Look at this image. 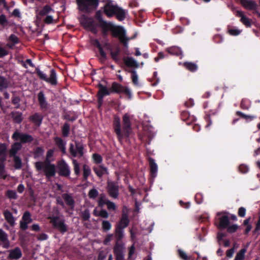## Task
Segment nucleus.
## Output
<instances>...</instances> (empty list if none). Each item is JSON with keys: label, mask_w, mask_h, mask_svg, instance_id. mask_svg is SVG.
<instances>
[{"label": "nucleus", "mask_w": 260, "mask_h": 260, "mask_svg": "<svg viewBox=\"0 0 260 260\" xmlns=\"http://www.w3.org/2000/svg\"><path fill=\"white\" fill-rule=\"evenodd\" d=\"M180 117L183 121H187L190 118V114L187 111H183L181 113Z\"/></svg>", "instance_id": "obj_55"}, {"label": "nucleus", "mask_w": 260, "mask_h": 260, "mask_svg": "<svg viewBox=\"0 0 260 260\" xmlns=\"http://www.w3.org/2000/svg\"><path fill=\"white\" fill-rule=\"evenodd\" d=\"M23 221L26 222L30 223L32 222V220L31 218V215L28 211H25L22 216Z\"/></svg>", "instance_id": "obj_51"}, {"label": "nucleus", "mask_w": 260, "mask_h": 260, "mask_svg": "<svg viewBox=\"0 0 260 260\" xmlns=\"http://www.w3.org/2000/svg\"><path fill=\"white\" fill-rule=\"evenodd\" d=\"M125 65L128 67L138 68L139 63L132 57H127L124 59Z\"/></svg>", "instance_id": "obj_32"}, {"label": "nucleus", "mask_w": 260, "mask_h": 260, "mask_svg": "<svg viewBox=\"0 0 260 260\" xmlns=\"http://www.w3.org/2000/svg\"><path fill=\"white\" fill-rule=\"evenodd\" d=\"M35 73L41 80L50 84L52 86H56L57 82V74L55 69H52L50 71L49 77H47L46 74L41 71L39 68H36Z\"/></svg>", "instance_id": "obj_4"}, {"label": "nucleus", "mask_w": 260, "mask_h": 260, "mask_svg": "<svg viewBox=\"0 0 260 260\" xmlns=\"http://www.w3.org/2000/svg\"><path fill=\"white\" fill-rule=\"evenodd\" d=\"M0 241L3 243V247L8 249L10 247V241L7 234L0 229Z\"/></svg>", "instance_id": "obj_25"}, {"label": "nucleus", "mask_w": 260, "mask_h": 260, "mask_svg": "<svg viewBox=\"0 0 260 260\" xmlns=\"http://www.w3.org/2000/svg\"><path fill=\"white\" fill-rule=\"evenodd\" d=\"M124 244H115L113 247V253L115 256V260H124Z\"/></svg>", "instance_id": "obj_13"}, {"label": "nucleus", "mask_w": 260, "mask_h": 260, "mask_svg": "<svg viewBox=\"0 0 260 260\" xmlns=\"http://www.w3.org/2000/svg\"><path fill=\"white\" fill-rule=\"evenodd\" d=\"M99 195L98 191L95 188H92L88 192V197L91 199H95Z\"/></svg>", "instance_id": "obj_49"}, {"label": "nucleus", "mask_w": 260, "mask_h": 260, "mask_svg": "<svg viewBox=\"0 0 260 260\" xmlns=\"http://www.w3.org/2000/svg\"><path fill=\"white\" fill-rule=\"evenodd\" d=\"M92 157L94 162L96 164H100L103 161V158L102 156L98 153H93L92 154Z\"/></svg>", "instance_id": "obj_50"}, {"label": "nucleus", "mask_w": 260, "mask_h": 260, "mask_svg": "<svg viewBox=\"0 0 260 260\" xmlns=\"http://www.w3.org/2000/svg\"><path fill=\"white\" fill-rule=\"evenodd\" d=\"M51 11H53V9L49 5H45L43 7L42 9L39 11L38 16H37L38 19L39 18V16L41 17L47 15Z\"/></svg>", "instance_id": "obj_38"}, {"label": "nucleus", "mask_w": 260, "mask_h": 260, "mask_svg": "<svg viewBox=\"0 0 260 260\" xmlns=\"http://www.w3.org/2000/svg\"><path fill=\"white\" fill-rule=\"evenodd\" d=\"M109 52L112 59L115 62H118L120 59L119 57V55L120 52V49L119 47H116L114 50H113V49H112L111 50H110Z\"/></svg>", "instance_id": "obj_34"}, {"label": "nucleus", "mask_w": 260, "mask_h": 260, "mask_svg": "<svg viewBox=\"0 0 260 260\" xmlns=\"http://www.w3.org/2000/svg\"><path fill=\"white\" fill-rule=\"evenodd\" d=\"M166 51L168 52V53L176 55L177 56H179L182 55V51L181 49L179 47L176 46H173L170 48H168L166 49Z\"/></svg>", "instance_id": "obj_35"}, {"label": "nucleus", "mask_w": 260, "mask_h": 260, "mask_svg": "<svg viewBox=\"0 0 260 260\" xmlns=\"http://www.w3.org/2000/svg\"><path fill=\"white\" fill-rule=\"evenodd\" d=\"M20 101V99L19 96H13L12 99V103L13 105H16V108L18 109L20 107L19 102Z\"/></svg>", "instance_id": "obj_59"}, {"label": "nucleus", "mask_w": 260, "mask_h": 260, "mask_svg": "<svg viewBox=\"0 0 260 260\" xmlns=\"http://www.w3.org/2000/svg\"><path fill=\"white\" fill-rule=\"evenodd\" d=\"M57 169L59 176L66 178L70 176L71 174L70 167L64 160L62 159L57 162Z\"/></svg>", "instance_id": "obj_11"}, {"label": "nucleus", "mask_w": 260, "mask_h": 260, "mask_svg": "<svg viewBox=\"0 0 260 260\" xmlns=\"http://www.w3.org/2000/svg\"><path fill=\"white\" fill-rule=\"evenodd\" d=\"M43 119V116L38 113H35L29 117V120L37 126H40L41 125Z\"/></svg>", "instance_id": "obj_23"}, {"label": "nucleus", "mask_w": 260, "mask_h": 260, "mask_svg": "<svg viewBox=\"0 0 260 260\" xmlns=\"http://www.w3.org/2000/svg\"><path fill=\"white\" fill-rule=\"evenodd\" d=\"M124 237V229L122 228H115V243L123 244L122 240Z\"/></svg>", "instance_id": "obj_26"}, {"label": "nucleus", "mask_w": 260, "mask_h": 260, "mask_svg": "<svg viewBox=\"0 0 260 260\" xmlns=\"http://www.w3.org/2000/svg\"><path fill=\"white\" fill-rule=\"evenodd\" d=\"M236 114L237 116H240L241 118L245 119H250V120H252V119H253L254 118V116L247 115L241 111H237L236 113Z\"/></svg>", "instance_id": "obj_58"}, {"label": "nucleus", "mask_w": 260, "mask_h": 260, "mask_svg": "<svg viewBox=\"0 0 260 260\" xmlns=\"http://www.w3.org/2000/svg\"><path fill=\"white\" fill-rule=\"evenodd\" d=\"M113 127L118 141L122 144L123 139H129L132 133V122L129 115L127 113L123 115L122 126L120 118L114 115Z\"/></svg>", "instance_id": "obj_1"}, {"label": "nucleus", "mask_w": 260, "mask_h": 260, "mask_svg": "<svg viewBox=\"0 0 260 260\" xmlns=\"http://www.w3.org/2000/svg\"><path fill=\"white\" fill-rule=\"evenodd\" d=\"M54 141L58 148L60 150L62 154H66V142L64 141L61 138L56 137L54 138Z\"/></svg>", "instance_id": "obj_22"}, {"label": "nucleus", "mask_w": 260, "mask_h": 260, "mask_svg": "<svg viewBox=\"0 0 260 260\" xmlns=\"http://www.w3.org/2000/svg\"><path fill=\"white\" fill-rule=\"evenodd\" d=\"M83 170V179L84 181H86L87 180L88 177L91 174V170L89 167L86 165H84Z\"/></svg>", "instance_id": "obj_42"}, {"label": "nucleus", "mask_w": 260, "mask_h": 260, "mask_svg": "<svg viewBox=\"0 0 260 260\" xmlns=\"http://www.w3.org/2000/svg\"><path fill=\"white\" fill-rule=\"evenodd\" d=\"M9 254L8 256V258L10 259L17 260L21 257L22 252L19 247H15L13 249H11L8 251Z\"/></svg>", "instance_id": "obj_17"}, {"label": "nucleus", "mask_w": 260, "mask_h": 260, "mask_svg": "<svg viewBox=\"0 0 260 260\" xmlns=\"http://www.w3.org/2000/svg\"><path fill=\"white\" fill-rule=\"evenodd\" d=\"M129 72L131 73V78L133 83L135 85H138L139 84L138 76L136 71L135 70H132L130 71Z\"/></svg>", "instance_id": "obj_47"}, {"label": "nucleus", "mask_w": 260, "mask_h": 260, "mask_svg": "<svg viewBox=\"0 0 260 260\" xmlns=\"http://www.w3.org/2000/svg\"><path fill=\"white\" fill-rule=\"evenodd\" d=\"M9 40L10 41L13 43V45L18 44L19 42L18 37L14 34H12L10 36Z\"/></svg>", "instance_id": "obj_63"}, {"label": "nucleus", "mask_w": 260, "mask_h": 260, "mask_svg": "<svg viewBox=\"0 0 260 260\" xmlns=\"http://www.w3.org/2000/svg\"><path fill=\"white\" fill-rule=\"evenodd\" d=\"M226 229H227L228 233L232 234L237 231L238 229V226L237 224L229 225Z\"/></svg>", "instance_id": "obj_57"}, {"label": "nucleus", "mask_w": 260, "mask_h": 260, "mask_svg": "<svg viewBox=\"0 0 260 260\" xmlns=\"http://www.w3.org/2000/svg\"><path fill=\"white\" fill-rule=\"evenodd\" d=\"M112 228L111 223L108 220H102V228L104 232H107L111 230Z\"/></svg>", "instance_id": "obj_44"}, {"label": "nucleus", "mask_w": 260, "mask_h": 260, "mask_svg": "<svg viewBox=\"0 0 260 260\" xmlns=\"http://www.w3.org/2000/svg\"><path fill=\"white\" fill-rule=\"evenodd\" d=\"M6 176L5 175V165L2 162L0 164V178L5 179Z\"/></svg>", "instance_id": "obj_61"}, {"label": "nucleus", "mask_w": 260, "mask_h": 260, "mask_svg": "<svg viewBox=\"0 0 260 260\" xmlns=\"http://www.w3.org/2000/svg\"><path fill=\"white\" fill-rule=\"evenodd\" d=\"M93 171L96 176L99 178H102L104 174H108V169L103 165H100L98 167H93Z\"/></svg>", "instance_id": "obj_27"}, {"label": "nucleus", "mask_w": 260, "mask_h": 260, "mask_svg": "<svg viewBox=\"0 0 260 260\" xmlns=\"http://www.w3.org/2000/svg\"><path fill=\"white\" fill-rule=\"evenodd\" d=\"M219 228L220 229H226L230 224V219L226 215H223L219 217Z\"/></svg>", "instance_id": "obj_30"}, {"label": "nucleus", "mask_w": 260, "mask_h": 260, "mask_svg": "<svg viewBox=\"0 0 260 260\" xmlns=\"http://www.w3.org/2000/svg\"><path fill=\"white\" fill-rule=\"evenodd\" d=\"M3 214L5 220L11 226H13L15 224V219L12 213L8 210H6L3 212Z\"/></svg>", "instance_id": "obj_28"}, {"label": "nucleus", "mask_w": 260, "mask_h": 260, "mask_svg": "<svg viewBox=\"0 0 260 260\" xmlns=\"http://www.w3.org/2000/svg\"><path fill=\"white\" fill-rule=\"evenodd\" d=\"M92 44L94 47L98 49L101 57V60L105 61L107 59V54L104 50L103 48L100 44L99 41L98 39H94L92 41Z\"/></svg>", "instance_id": "obj_20"}, {"label": "nucleus", "mask_w": 260, "mask_h": 260, "mask_svg": "<svg viewBox=\"0 0 260 260\" xmlns=\"http://www.w3.org/2000/svg\"><path fill=\"white\" fill-rule=\"evenodd\" d=\"M129 222L130 221L128 218V214L122 212L119 221L116 226L118 228H122V229H124L128 226Z\"/></svg>", "instance_id": "obj_15"}, {"label": "nucleus", "mask_w": 260, "mask_h": 260, "mask_svg": "<svg viewBox=\"0 0 260 260\" xmlns=\"http://www.w3.org/2000/svg\"><path fill=\"white\" fill-rule=\"evenodd\" d=\"M37 171H43L47 179L54 177L56 173V166L48 159L43 161H37L35 164Z\"/></svg>", "instance_id": "obj_3"}, {"label": "nucleus", "mask_w": 260, "mask_h": 260, "mask_svg": "<svg viewBox=\"0 0 260 260\" xmlns=\"http://www.w3.org/2000/svg\"><path fill=\"white\" fill-rule=\"evenodd\" d=\"M81 11L89 13L95 10L98 6V0H76Z\"/></svg>", "instance_id": "obj_5"}, {"label": "nucleus", "mask_w": 260, "mask_h": 260, "mask_svg": "<svg viewBox=\"0 0 260 260\" xmlns=\"http://www.w3.org/2000/svg\"><path fill=\"white\" fill-rule=\"evenodd\" d=\"M178 253L179 257L182 260H190V257L187 256L186 253L181 249L178 250Z\"/></svg>", "instance_id": "obj_56"}, {"label": "nucleus", "mask_w": 260, "mask_h": 260, "mask_svg": "<svg viewBox=\"0 0 260 260\" xmlns=\"http://www.w3.org/2000/svg\"><path fill=\"white\" fill-rule=\"evenodd\" d=\"M149 166H150V173L151 177L153 179L155 178L157 173V165L155 162V160L152 157L148 158Z\"/></svg>", "instance_id": "obj_19"}, {"label": "nucleus", "mask_w": 260, "mask_h": 260, "mask_svg": "<svg viewBox=\"0 0 260 260\" xmlns=\"http://www.w3.org/2000/svg\"><path fill=\"white\" fill-rule=\"evenodd\" d=\"M118 7L117 5H114L111 2H109L104 6V13L107 17H111L114 15Z\"/></svg>", "instance_id": "obj_14"}, {"label": "nucleus", "mask_w": 260, "mask_h": 260, "mask_svg": "<svg viewBox=\"0 0 260 260\" xmlns=\"http://www.w3.org/2000/svg\"><path fill=\"white\" fill-rule=\"evenodd\" d=\"M70 131V124L68 122H65L61 127V132L62 136L68 137L69 136Z\"/></svg>", "instance_id": "obj_41"}, {"label": "nucleus", "mask_w": 260, "mask_h": 260, "mask_svg": "<svg viewBox=\"0 0 260 260\" xmlns=\"http://www.w3.org/2000/svg\"><path fill=\"white\" fill-rule=\"evenodd\" d=\"M246 251L245 248L241 249L237 254L234 260H244L245 258V254Z\"/></svg>", "instance_id": "obj_45"}, {"label": "nucleus", "mask_w": 260, "mask_h": 260, "mask_svg": "<svg viewBox=\"0 0 260 260\" xmlns=\"http://www.w3.org/2000/svg\"><path fill=\"white\" fill-rule=\"evenodd\" d=\"M113 237V235L112 234L107 235L103 241V244L105 245H109V244L110 242L111 241Z\"/></svg>", "instance_id": "obj_64"}, {"label": "nucleus", "mask_w": 260, "mask_h": 260, "mask_svg": "<svg viewBox=\"0 0 260 260\" xmlns=\"http://www.w3.org/2000/svg\"><path fill=\"white\" fill-rule=\"evenodd\" d=\"M8 22L6 16L4 14H1L0 15V24L5 27L8 24Z\"/></svg>", "instance_id": "obj_60"}, {"label": "nucleus", "mask_w": 260, "mask_h": 260, "mask_svg": "<svg viewBox=\"0 0 260 260\" xmlns=\"http://www.w3.org/2000/svg\"><path fill=\"white\" fill-rule=\"evenodd\" d=\"M84 146L83 144L79 141H75V144L70 143L69 151L73 157H81L84 155Z\"/></svg>", "instance_id": "obj_6"}, {"label": "nucleus", "mask_w": 260, "mask_h": 260, "mask_svg": "<svg viewBox=\"0 0 260 260\" xmlns=\"http://www.w3.org/2000/svg\"><path fill=\"white\" fill-rule=\"evenodd\" d=\"M12 138L15 141L20 140L21 144L27 143H31L33 141V137L27 134L20 133L18 131H15L12 135Z\"/></svg>", "instance_id": "obj_10"}, {"label": "nucleus", "mask_w": 260, "mask_h": 260, "mask_svg": "<svg viewBox=\"0 0 260 260\" xmlns=\"http://www.w3.org/2000/svg\"><path fill=\"white\" fill-rule=\"evenodd\" d=\"M61 197L63 199L66 205L73 209L75 206V201L71 194L67 193H62Z\"/></svg>", "instance_id": "obj_24"}, {"label": "nucleus", "mask_w": 260, "mask_h": 260, "mask_svg": "<svg viewBox=\"0 0 260 260\" xmlns=\"http://www.w3.org/2000/svg\"><path fill=\"white\" fill-rule=\"evenodd\" d=\"M183 66L188 71L191 72H195L198 69V65L192 62L185 61L183 63Z\"/></svg>", "instance_id": "obj_33"}, {"label": "nucleus", "mask_w": 260, "mask_h": 260, "mask_svg": "<svg viewBox=\"0 0 260 260\" xmlns=\"http://www.w3.org/2000/svg\"><path fill=\"white\" fill-rule=\"evenodd\" d=\"M73 164L74 166V171L75 174L77 176H78L80 174V171L79 164L76 159H73Z\"/></svg>", "instance_id": "obj_54"}, {"label": "nucleus", "mask_w": 260, "mask_h": 260, "mask_svg": "<svg viewBox=\"0 0 260 260\" xmlns=\"http://www.w3.org/2000/svg\"><path fill=\"white\" fill-rule=\"evenodd\" d=\"M98 215H99V216L101 217L102 218H107L109 217V216L108 212L105 209L101 210L99 212Z\"/></svg>", "instance_id": "obj_62"}, {"label": "nucleus", "mask_w": 260, "mask_h": 260, "mask_svg": "<svg viewBox=\"0 0 260 260\" xmlns=\"http://www.w3.org/2000/svg\"><path fill=\"white\" fill-rule=\"evenodd\" d=\"M12 118L14 122L20 124L23 120L22 114L20 112H12Z\"/></svg>", "instance_id": "obj_36"}, {"label": "nucleus", "mask_w": 260, "mask_h": 260, "mask_svg": "<svg viewBox=\"0 0 260 260\" xmlns=\"http://www.w3.org/2000/svg\"><path fill=\"white\" fill-rule=\"evenodd\" d=\"M124 87V86H122L121 84L114 82L112 83L110 88L111 93H122Z\"/></svg>", "instance_id": "obj_31"}, {"label": "nucleus", "mask_w": 260, "mask_h": 260, "mask_svg": "<svg viewBox=\"0 0 260 260\" xmlns=\"http://www.w3.org/2000/svg\"><path fill=\"white\" fill-rule=\"evenodd\" d=\"M116 15L117 19L119 21L123 20L125 18V12L123 9L118 7L117 10L114 14Z\"/></svg>", "instance_id": "obj_39"}, {"label": "nucleus", "mask_w": 260, "mask_h": 260, "mask_svg": "<svg viewBox=\"0 0 260 260\" xmlns=\"http://www.w3.org/2000/svg\"><path fill=\"white\" fill-rule=\"evenodd\" d=\"M80 22L85 28L89 29L94 34L96 32V28L92 18L83 15L81 16Z\"/></svg>", "instance_id": "obj_12"}, {"label": "nucleus", "mask_w": 260, "mask_h": 260, "mask_svg": "<svg viewBox=\"0 0 260 260\" xmlns=\"http://www.w3.org/2000/svg\"><path fill=\"white\" fill-rule=\"evenodd\" d=\"M241 6L246 10L252 11L260 18V12L258 11V5L254 0H239Z\"/></svg>", "instance_id": "obj_8"}, {"label": "nucleus", "mask_w": 260, "mask_h": 260, "mask_svg": "<svg viewBox=\"0 0 260 260\" xmlns=\"http://www.w3.org/2000/svg\"><path fill=\"white\" fill-rule=\"evenodd\" d=\"M97 87L99 88L97 93V97L104 98L105 96L109 95L111 93L110 88L108 89L106 86L100 83L98 84Z\"/></svg>", "instance_id": "obj_18"}, {"label": "nucleus", "mask_w": 260, "mask_h": 260, "mask_svg": "<svg viewBox=\"0 0 260 260\" xmlns=\"http://www.w3.org/2000/svg\"><path fill=\"white\" fill-rule=\"evenodd\" d=\"M48 219L50 220V223L52 226L57 229L61 234H63L68 231L67 225L64 223V220L60 219L58 216H49Z\"/></svg>", "instance_id": "obj_7"}, {"label": "nucleus", "mask_w": 260, "mask_h": 260, "mask_svg": "<svg viewBox=\"0 0 260 260\" xmlns=\"http://www.w3.org/2000/svg\"><path fill=\"white\" fill-rule=\"evenodd\" d=\"M14 165V167L15 169L19 170L22 167V161L21 158L18 156H13Z\"/></svg>", "instance_id": "obj_43"}, {"label": "nucleus", "mask_w": 260, "mask_h": 260, "mask_svg": "<svg viewBox=\"0 0 260 260\" xmlns=\"http://www.w3.org/2000/svg\"><path fill=\"white\" fill-rule=\"evenodd\" d=\"M6 145L4 143H0V161L2 162H4L6 160Z\"/></svg>", "instance_id": "obj_37"}, {"label": "nucleus", "mask_w": 260, "mask_h": 260, "mask_svg": "<svg viewBox=\"0 0 260 260\" xmlns=\"http://www.w3.org/2000/svg\"><path fill=\"white\" fill-rule=\"evenodd\" d=\"M236 15L237 17H240V21L246 27H250L251 26V19L247 17L242 11H237Z\"/></svg>", "instance_id": "obj_16"}, {"label": "nucleus", "mask_w": 260, "mask_h": 260, "mask_svg": "<svg viewBox=\"0 0 260 260\" xmlns=\"http://www.w3.org/2000/svg\"><path fill=\"white\" fill-rule=\"evenodd\" d=\"M99 26L101 28L103 36L107 37L110 31L113 37L118 38L124 47L128 48V43L130 38L126 37V31L122 26H116L112 22H107L103 19L100 20Z\"/></svg>", "instance_id": "obj_2"}, {"label": "nucleus", "mask_w": 260, "mask_h": 260, "mask_svg": "<svg viewBox=\"0 0 260 260\" xmlns=\"http://www.w3.org/2000/svg\"><path fill=\"white\" fill-rule=\"evenodd\" d=\"M228 32L231 36H236L240 34L241 30L234 28H228Z\"/></svg>", "instance_id": "obj_53"}, {"label": "nucleus", "mask_w": 260, "mask_h": 260, "mask_svg": "<svg viewBox=\"0 0 260 260\" xmlns=\"http://www.w3.org/2000/svg\"><path fill=\"white\" fill-rule=\"evenodd\" d=\"M106 190L108 195L113 199L118 198L119 189L118 183L113 181H107Z\"/></svg>", "instance_id": "obj_9"}, {"label": "nucleus", "mask_w": 260, "mask_h": 260, "mask_svg": "<svg viewBox=\"0 0 260 260\" xmlns=\"http://www.w3.org/2000/svg\"><path fill=\"white\" fill-rule=\"evenodd\" d=\"M90 217L89 210L87 209H85L81 213V217L83 221H87Z\"/></svg>", "instance_id": "obj_52"}, {"label": "nucleus", "mask_w": 260, "mask_h": 260, "mask_svg": "<svg viewBox=\"0 0 260 260\" xmlns=\"http://www.w3.org/2000/svg\"><path fill=\"white\" fill-rule=\"evenodd\" d=\"M6 196L9 199L16 200L18 197L16 191L14 190H8L6 192Z\"/></svg>", "instance_id": "obj_46"}, {"label": "nucleus", "mask_w": 260, "mask_h": 260, "mask_svg": "<svg viewBox=\"0 0 260 260\" xmlns=\"http://www.w3.org/2000/svg\"><path fill=\"white\" fill-rule=\"evenodd\" d=\"M9 86V82L3 76H0V91L8 88Z\"/></svg>", "instance_id": "obj_40"}, {"label": "nucleus", "mask_w": 260, "mask_h": 260, "mask_svg": "<svg viewBox=\"0 0 260 260\" xmlns=\"http://www.w3.org/2000/svg\"><path fill=\"white\" fill-rule=\"evenodd\" d=\"M22 145L21 143L15 142L11 146V148L9 150V156L10 157L16 156L18 151L21 150L22 148Z\"/></svg>", "instance_id": "obj_29"}, {"label": "nucleus", "mask_w": 260, "mask_h": 260, "mask_svg": "<svg viewBox=\"0 0 260 260\" xmlns=\"http://www.w3.org/2000/svg\"><path fill=\"white\" fill-rule=\"evenodd\" d=\"M38 100L40 108L42 110L48 109V103L46 101L45 94L43 91H40L38 94Z\"/></svg>", "instance_id": "obj_21"}, {"label": "nucleus", "mask_w": 260, "mask_h": 260, "mask_svg": "<svg viewBox=\"0 0 260 260\" xmlns=\"http://www.w3.org/2000/svg\"><path fill=\"white\" fill-rule=\"evenodd\" d=\"M44 149L42 147H37L34 152V155L35 158L39 157L41 156L44 153Z\"/></svg>", "instance_id": "obj_48"}]
</instances>
